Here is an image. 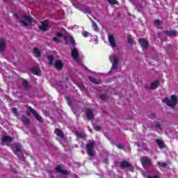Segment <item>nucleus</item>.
Masks as SVG:
<instances>
[{"instance_id":"nucleus-14","label":"nucleus","mask_w":178,"mask_h":178,"mask_svg":"<svg viewBox=\"0 0 178 178\" xmlns=\"http://www.w3.org/2000/svg\"><path fill=\"white\" fill-rule=\"evenodd\" d=\"M164 34L169 37H176L177 32L176 31H164Z\"/></svg>"},{"instance_id":"nucleus-19","label":"nucleus","mask_w":178,"mask_h":178,"mask_svg":"<svg viewBox=\"0 0 178 178\" xmlns=\"http://www.w3.org/2000/svg\"><path fill=\"white\" fill-rule=\"evenodd\" d=\"M120 166L122 168V169L124 168H132L131 165H130V163H129L127 161H123L122 163H121Z\"/></svg>"},{"instance_id":"nucleus-2","label":"nucleus","mask_w":178,"mask_h":178,"mask_svg":"<svg viewBox=\"0 0 178 178\" xmlns=\"http://www.w3.org/2000/svg\"><path fill=\"white\" fill-rule=\"evenodd\" d=\"M109 60L113 63L111 70L109 73H113V71L118 69V65H119V58L113 54L110 56Z\"/></svg>"},{"instance_id":"nucleus-25","label":"nucleus","mask_w":178,"mask_h":178,"mask_svg":"<svg viewBox=\"0 0 178 178\" xmlns=\"http://www.w3.org/2000/svg\"><path fill=\"white\" fill-rule=\"evenodd\" d=\"M49 65H54V56H49L48 57Z\"/></svg>"},{"instance_id":"nucleus-4","label":"nucleus","mask_w":178,"mask_h":178,"mask_svg":"<svg viewBox=\"0 0 178 178\" xmlns=\"http://www.w3.org/2000/svg\"><path fill=\"white\" fill-rule=\"evenodd\" d=\"M94 145H95L94 142H90L86 145V151L89 156H92L95 152V151H94Z\"/></svg>"},{"instance_id":"nucleus-41","label":"nucleus","mask_w":178,"mask_h":178,"mask_svg":"<svg viewBox=\"0 0 178 178\" xmlns=\"http://www.w3.org/2000/svg\"><path fill=\"white\" fill-rule=\"evenodd\" d=\"M99 126H97V127H95V130H97L98 131V130H99Z\"/></svg>"},{"instance_id":"nucleus-31","label":"nucleus","mask_w":178,"mask_h":178,"mask_svg":"<svg viewBox=\"0 0 178 178\" xmlns=\"http://www.w3.org/2000/svg\"><path fill=\"white\" fill-rule=\"evenodd\" d=\"M92 27L94 30H97L98 26H97V24L95 22L92 23Z\"/></svg>"},{"instance_id":"nucleus-12","label":"nucleus","mask_w":178,"mask_h":178,"mask_svg":"<svg viewBox=\"0 0 178 178\" xmlns=\"http://www.w3.org/2000/svg\"><path fill=\"white\" fill-rule=\"evenodd\" d=\"M139 44L143 49H146V48H148V42H147V40L144 38L139 40Z\"/></svg>"},{"instance_id":"nucleus-30","label":"nucleus","mask_w":178,"mask_h":178,"mask_svg":"<svg viewBox=\"0 0 178 178\" xmlns=\"http://www.w3.org/2000/svg\"><path fill=\"white\" fill-rule=\"evenodd\" d=\"M24 87H25V88H27V87H29V82H27L26 80H24L22 83Z\"/></svg>"},{"instance_id":"nucleus-40","label":"nucleus","mask_w":178,"mask_h":178,"mask_svg":"<svg viewBox=\"0 0 178 178\" xmlns=\"http://www.w3.org/2000/svg\"><path fill=\"white\" fill-rule=\"evenodd\" d=\"M118 148H119L120 149H121V148H123V145H118Z\"/></svg>"},{"instance_id":"nucleus-22","label":"nucleus","mask_w":178,"mask_h":178,"mask_svg":"<svg viewBox=\"0 0 178 178\" xmlns=\"http://www.w3.org/2000/svg\"><path fill=\"white\" fill-rule=\"evenodd\" d=\"M12 140H13V139L12 138V137H10V136H3V138H2V142H3V143H5V142L10 143V141H12Z\"/></svg>"},{"instance_id":"nucleus-33","label":"nucleus","mask_w":178,"mask_h":178,"mask_svg":"<svg viewBox=\"0 0 178 178\" xmlns=\"http://www.w3.org/2000/svg\"><path fill=\"white\" fill-rule=\"evenodd\" d=\"M154 24H155V26H159V24H161V21L155 20L154 21Z\"/></svg>"},{"instance_id":"nucleus-39","label":"nucleus","mask_w":178,"mask_h":178,"mask_svg":"<svg viewBox=\"0 0 178 178\" xmlns=\"http://www.w3.org/2000/svg\"><path fill=\"white\" fill-rule=\"evenodd\" d=\"M54 41H57L58 42H59V38H54Z\"/></svg>"},{"instance_id":"nucleus-1","label":"nucleus","mask_w":178,"mask_h":178,"mask_svg":"<svg viewBox=\"0 0 178 178\" xmlns=\"http://www.w3.org/2000/svg\"><path fill=\"white\" fill-rule=\"evenodd\" d=\"M171 100H169V98L165 97L164 99H163V102H165L168 105V106H170V108H174L177 105V97L176 95H172L170 97Z\"/></svg>"},{"instance_id":"nucleus-27","label":"nucleus","mask_w":178,"mask_h":178,"mask_svg":"<svg viewBox=\"0 0 178 178\" xmlns=\"http://www.w3.org/2000/svg\"><path fill=\"white\" fill-rule=\"evenodd\" d=\"M89 80L92 82L94 83V84H98V81H97V79L95 78H92L91 76H89Z\"/></svg>"},{"instance_id":"nucleus-38","label":"nucleus","mask_w":178,"mask_h":178,"mask_svg":"<svg viewBox=\"0 0 178 178\" xmlns=\"http://www.w3.org/2000/svg\"><path fill=\"white\" fill-rule=\"evenodd\" d=\"M76 136L79 137V138H81V137H83V135L80 133H76Z\"/></svg>"},{"instance_id":"nucleus-7","label":"nucleus","mask_w":178,"mask_h":178,"mask_svg":"<svg viewBox=\"0 0 178 178\" xmlns=\"http://www.w3.org/2000/svg\"><path fill=\"white\" fill-rule=\"evenodd\" d=\"M27 115H33V116H35V119H37V120H39V122H41V117L40 115H38V114H36L35 111H34L33 108H31V107L28 108V110L26 111Z\"/></svg>"},{"instance_id":"nucleus-24","label":"nucleus","mask_w":178,"mask_h":178,"mask_svg":"<svg viewBox=\"0 0 178 178\" xmlns=\"http://www.w3.org/2000/svg\"><path fill=\"white\" fill-rule=\"evenodd\" d=\"M22 120L25 124H30V120H29V119L26 118L24 116L22 117Z\"/></svg>"},{"instance_id":"nucleus-11","label":"nucleus","mask_w":178,"mask_h":178,"mask_svg":"<svg viewBox=\"0 0 178 178\" xmlns=\"http://www.w3.org/2000/svg\"><path fill=\"white\" fill-rule=\"evenodd\" d=\"M56 172H58V173H60V175H64V176H66L69 175V172L62 169V167L60 165H58L56 168Z\"/></svg>"},{"instance_id":"nucleus-17","label":"nucleus","mask_w":178,"mask_h":178,"mask_svg":"<svg viewBox=\"0 0 178 178\" xmlns=\"http://www.w3.org/2000/svg\"><path fill=\"white\" fill-rule=\"evenodd\" d=\"M31 72L33 74H35L36 76H40L41 74V70L38 67H33L31 69Z\"/></svg>"},{"instance_id":"nucleus-34","label":"nucleus","mask_w":178,"mask_h":178,"mask_svg":"<svg viewBox=\"0 0 178 178\" xmlns=\"http://www.w3.org/2000/svg\"><path fill=\"white\" fill-rule=\"evenodd\" d=\"M82 35H83V37H88V32L87 31L83 32Z\"/></svg>"},{"instance_id":"nucleus-43","label":"nucleus","mask_w":178,"mask_h":178,"mask_svg":"<svg viewBox=\"0 0 178 178\" xmlns=\"http://www.w3.org/2000/svg\"><path fill=\"white\" fill-rule=\"evenodd\" d=\"M148 178H158V177L155 176V177H148Z\"/></svg>"},{"instance_id":"nucleus-28","label":"nucleus","mask_w":178,"mask_h":178,"mask_svg":"<svg viewBox=\"0 0 178 178\" xmlns=\"http://www.w3.org/2000/svg\"><path fill=\"white\" fill-rule=\"evenodd\" d=\"M157 163H158L159 168H165L167 165L166 163H164V162L162 163V162L159 161Z\"/></svg>"},{"instance_id":"nucleus-3","label":"nucleus","mask_w":178,"mask_h":178,"mask_svg":"<svg viewBox=\"0 0 178 178\" xmlns=\"http://www.w3.org/2000/svg\"><path fill=\"white\" fill-rule=\"evenodd\" d=\"M33 22H34V19L30 15H24L21 19L22 24L25 27L31 26Z\"/></svg>"},{"instance_id":"nucleus-8","label":"nucleus","mask_w":178,"mask_h":178,"mask_svg":"<svg viewBox=\"0 0 178 178\" xmlns=\"http://www.w3.org/2000/svg\"><path fill=\"white\" fill-rule=\"evenodd\" d=\"M49 22L47 20L41 22V24L39 26V29L42 31H48V26Z\"/></svg>"},{"instance_id":"nucleus-36","label":"nucleus","mask_w":178,"mask_h":178,"mask_svg":"<svg viewBox=\"0 0 178 178\" xmlns=\"http://www.w3.org/2000/svg\"><path fill=\"white\" fill-rule=\"evenodd\" d=\"M12 111L13 112V113H15V115H17V109H16V108H13L12 109Z\"/></svg>"},{"instance_id":"nucleus-5","label":"nucleus","mask_w":178,"mask_h":178,"mask_svg":"<svg viewBox=\"0 0 178 178\" xmlns=\"http://www.w3.org/2000/svg\"><path fill=\"white\" fill-rule=\"evenodd\" d=\"M12 149L15 155H17V156H22V146L20 145V144H14Z\"/></svg>"},{"instance_id":"nucleus-20","label":"nucleus","mask_w":178,"mask_h":178,"mask_svg":"<svg viewBox=\"0 0 178 178\" xmlns=\"http://www.w3.org/2000/svg\"><path fill=\"white\" fill-rule=\"evenodd\" d=\"M33 54L36 58H40V56H41V53L40 52L38 48H35L33 49Z\"/></svg>"},{"instance_id":"nucleus-13","label":"nucleus","mask_w":178,"mask_h":178,"mask_svg":"<svg viewBox=\"0 0 178 178\" xmlns=\"http://www.w3.org/2000/svg\"><path fill=\"white\" fill-rule=\"evenodd\" d=\"M86 118L89 120H92V119H94V113H92V110L90 108L86 109Z\"/></svg>"},{"instance_id":"nucleus-9","label":"nucleus","mask_w":178,"mask_h":178,"mask_svg":"<svg viewBox=\"0 0 178 178\" xmlns=\"http://www.w3.org/2000/svg\"><path fill=\"white\" fill-rule=\"evenodd\" d=\"M108 40L110 47H111L112 48H115L116 47V41H115V37H113V35H108Z\"/></svg>"},{"instance_id":"nucleus-21","label":"nucleus","mask_w":178,"mask_h":178,"mask_svg":"<svg viewBox=\"0 0 178 178\" xmlns=\"http://www.w3.org/2000/svg\"><path fill=\"white\" fill-rule=\"evenodd\" d=\"M55 134H56V136L58 137H60V138H63V133L60 129H56L55 130Z\"/></svg>"},{"instance_id":"nucleus-29","label":"nucleus","mask_w":178,"mask_h":178,"mask_svg":"<svg viewBox=\"0 0 178 178\" xmlns=\"http://www.w3.org/2000/svg\"><path fill=\"white\" fill-rule=\"evenodd\" d=\"M108 3H113V5H117L118 1L116 0H107Z\"/></svg>"},{"instance_id":"nucleus-35","label":"nucleus","mask_w":178,"mask_h":178,"mask_svg":"<svg viewBox=\"0 0 178 178\" xmlns=\"http://www.w3.org/2000/svg\"><path fill=\"white\" fill-rule=\"evenodd\" d=\"M100 98L102 99H106L107 96H106V95H100Z\"/></svg>"},{"instance_id":"nucleus-23","label":"nucleus","mask_w":178,"mask_h":178,"mask_svg":"<svg viewBox=\"0 0 178 178\" xmlns=\"http://www.w3.org/2000/svg\"><path fill=\"white\" fill-rule=\"evenodd\" d=\"M156 143L159 147V148H164L165 147V143L162 140H157Z\"/></svg>"},{"instance_id":"nucleus-26","label":"nucleus","mask_w":178,"mask_h":178,"mask_svg":"<svg viewBox=\"0 0 178 178\" xmlns=\"http://www.w3.org/2000/svg\"><path fill=\"white\" fill-rule=\"evenodd\" d=\"M68 40L72 44V47H74L76 45V42L74 41V39H73V38H68Z\"/></svg>"},{"instance_id":"nucleus-18","label":"nucleus","mask_w":178,"mask_h":178,"mask_svg":"<svg viewBox=\"0 0 178 178\" xmlns=\"http://www.w3.org/2000/svg\"><path fill=\"white\" fill-rule=\"evenodd\" d=\"M159 86V81H155L154 82L152 83L150 86L151 90H155L156 88H158V86Z\"/></svg>"},{"instance_id":"nucleus-44","label":"nucleus","mask_w":178,"mask_h":178,"mask_svg":"<svg viewBox=\"0 0 178 178\" xmlns=\"http://www.w3.org/2000/svg\"><path fill=\"white\" fill-rule=\"evenodd\" d=\"M156 127H161V124H156Z\"/></svg>"},{"instance_id":"nucleus-32","label":"nucleus","mask_w":178,"mask_h":178,"mask_svg":"<svg viewBox=\"0 0 178 178\" xmlns=\"http://www.w3.org/2000/svg\"><path fill=\"white\" fill-rule=\"evenodd\" d=\"M128 44H129L130 45H133V39H131V38H128Z\"/></svg>"},{"instance_id":"nucleus-15","label":"nucleus","mask_w":178,"mask_h":178,"mask_svg":"<svg viewBox=\"0 0 178 178\" xmlns=\"http://www.w3.org/2000/svg\"><path fill=\"white\" fill-rule=\"evenodd\" d=\"M5 47H6V42H5V40L0 39V51L2 52L5 49Z\"/></svg>"},{"instance_id":"nucleus-6","label":"nucleus","mask_w":178,"mask_h":178,"mask_svg":"<svg viewBox=\"0 0 178 178\" xmlns=\"http://www.w3.org/2000/svg\"><path fill=\"white\" fill-rule=\"evenodd\" d=\"M71 55L76 62H80V59L79 58L80 56V51L77 49H72L71 51Z\"/></svg>"},{"instance_id":"nucleus-37","label":"nucleus","mask_w":178,"mask_h":178,"mask_svg":"<svg viewBox=\"0 0 178 178\" xmlns=\"http://www.w3.org/2000/svg\"><path fill=\"white\" fill-rule=\"evenodd\" d=\"M62 35H63V34H62V33H57V37H58L59 38H60V37H62Z\"/></svg>"},{"instance_id":"nucleus-10","label":"nucleus","mask_w":178,"mask_h":178,"mask_svg":"<svg viewBox=\"0 0 178 178\" xmlns=\"http://www.w3.org/2000/svg\"><path fill=\"white\" fill-rule=\"evenodd\" d=\"M140 161L143 166H150L151 165V160L147 157H143Z\"/></svg>"},{"instance_id":"nucleus-42","label":"nucleus","mask_w":178,"mask_h":178,"mask_svg":"<svg viewBox=\"0 0 178 178\" xmlns=\"http://www.w3.org/2000/svg\"><path fill=\"white\" fill-rule=\"evenodd\" d=\"M95 41H97L98 40V37L97 35L94 36Z\"/></svg>"},{"instance_id":"nucleus-16","label":"nucleus","mask_w":178,"mask_h":178,"mask_svg":"<svg viewBox=\"0 0 178 178\" xmlns=\"http://www.w3.org/2000/svg\"><path fill=\"white\" fill-rule=\"evenodd\" d=\"M54 66L56 69H58L59 70L63 67V63H62V61L58 60L56 61Z\"/></svg>"}]
</instances>
